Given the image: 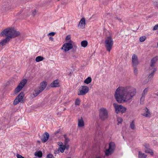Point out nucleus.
Wrapping results in <instances>:
<instances>
[{
	"mask_svg": "<svg viewBox=\"0 0 158 158\" xmlns=\"http://www.w3.org/2000/svg\"><path fill=\"white\" fill-rule=\"evenodd\" d=\"M136 94V89L131 86L118 87L114 94L117 101L119 103L130 102Z\"/></svg>",
	"mask_w": 158,
	"mask_h": 158,
	"instance_id": "1",
	"label": "nucleus"
},
{
	"mask_svg": "<svg viewBox=\"0 0 158 158\" xmlns=\"http://www.w3.org/2000/svg\"><path fill=\"white\" fill-rule=\"evenodd\" d=\"M20 34L19 31H16L14 29L7 28L4 30L0 34L1 36H6L4 40H8L14 38L18 36Z\"/></svg>",
	"mask_w": 158,
	"mask_h": 158,
	"instance_id": "2",
	"label": "nucleus"
},
{
	"mask_svg": "<svg viewBox=\"0 0 158 158\" xmlns=\"http://www.w3.org/2000/svg\"><path fill=\"white\" fill-rule=\"evenodd\" d=\"M113 106L115 109V111L117 113L120 112L122 113H124L127 110L126 108L123 106L118 105L115 103L113 104Z\"/></svg>",
	"mask_w": 158,
	"mask_h": 158,
	"instance_id": "3",
	"label": "nucleus"
},
{
	"mask_svg": "<svg viewBox=\"0 0 158 158\" xmlns=\"http://www.w3.org/2000/svg\"><path fill=\"white\" fill-rule=\"evenodd\" d=\"M99 116L102 120L107 119L108 117L107 110L103 108H101L99 111Z\"/></svg>",
	"mask_w": 158,
	"mask_h": 158,
	"instance_id": "4",
	"label": "nucleus"
},
{
	"mask_svg": "<svg viewBox=\"0 0 158 158\" xmlns=\"http://www.w3.org/2000/svg\"><path fill=\"white\" fill-rule=\"evenodd\" d=\"M115 148V145L114 142H111L109 144V148L106 150L105 154L107 156L111 154L114 152Z\"/></svg>",
	"mask_w": 158,
	"mask_h": 158,
	"instance_id": "5",
	"label": "nucleus"
},
{
	"mask_svg": "<svg viewBox=\"0 0 158 158\" xmlns=\"http://www.w3.org/2000/svg\"><path fill=\"white\" fill-rule=\"evenodd\" d=\"M113 40H105L104 44L106 50L110 52L111 50L113 44Z\"/></svg>",
	"mask_w": 158,
	"mask_h": 158,
	"instance_id": "6",
	"label": "nucleus"
},
{
	"mask_svg": "<svg viewBox=\"0 0 158 158\" xmlns=\"http://www.w3.org/2000/svg\"><path fill=\"white\" fill-rule=\"evenodd\" d=\"M27 82V81L26 79H24L22 80L16 88L15 93H17L19 92L24 86Z\"/></svg>",
	"mask_w": 158,
	"mask_h": 158,
	"instance_id": "7",
	"label": "nucleus"
},
{
	"mask_svg": "<svg viewBox=\"0 0 158 158\" xmlns=\"http://www.w3.org/2000/svg\"><path fill=\"white\" fill-rule=\"evenodd\" d=\"M80 92L78 93V95H83L85 94L89 90V88L86 86H81Z\"/></svg>",
	"mask_w": 158,
	"mask_h": 158,
	"instance_id": "8",
	"label": "nucleus"
},
{
	"mask_svg": "<svg viewBox=\"0 0 158 158\" xmlns=\"http://www.w3.org/2000/svg\"><path fill=\"white\" fill-rule=\"evenodd\" d=\"M73 45L71 42H69L64 44L61 49L63 50L65 52H67L72 48Z\"/></svg>",
	"mask_w": 158,
	"mask_h": 158,
	"instance_id": "9",
	"label": "nucleus"
},
{
	"mask_svg": "<svg viewBox=\"0 0 158 158\" xmlns=\"http://www.w3.org/2000/svg\"><path fill=\"white\" fill-rule=\"evenodd\" d=\"M24 96V94L23 92L20 93L15 100L14 102V104L16 105L19 102H22Z\"/></svg>",
	"mask_w": 158,
	"mask_h": 158,
	"instance_id": "10",
	"label": "nucleus"
},
{
	"mask_svg": "<svg viewBox=\"0 0 158 158\" xmlns=\"http://www.w3.org/2000/svg\"><path fill=\"white\" fill-rule=\"evenodd\" d=\"M141 115L146 118H150L151 115V113L149 110L146 107L142 112Z\"/></svg>",
	"mask_w": 158,
	"mask_h": 158,
	"instance_id": "11",
	"label": "nucleus"
},
{
	"mask_svg": "<svg viewBox=\"0 0 158 158\" xmlns=\"http://www.w3.org/2000/svg\"><path fill=\"white\" fill-rule=\"evenodd\" d=\"M103 35L105 37V40H112V35L111 33L107 30H104Z\"/></svg>",
	"mask_w": 158,
	"mask_h": 158,
	"instance_id": "12",
	"label": "nucleus"
},
{
	"mask_svg": "<svg viewBox=\"0 0 158 158\" xmlns=\"http://www.w3.org/2000/svg\"><path fill=\"white\" fill-rule=\"evenodd\" d=\"M132 61L133 66H137L139 64L137 57L135 54L133 55L132 56Z\"/></svg>",
	"mask_w": 158,
	"mask_h": 158,
	"instance_id": "13",
	"label": "nucleus"
},
{
	"mask_svg": "<svg viewBox=\"0 0 158 158\" xmlns=\"http://www.w3.org/2000/svg\"><path fill=\"white\" fill-rule=\"evenodd\" d=\"M85 25V20L84 18H82L79 23L78 27L79 28H84Z\"/></svg>",
	"mask_w": 158,
	"mask_h": 158,
	"instance_id": "14",
	"label": "nucleus"
},
{
	"mask_svg": "<svg viewBox=\"0 0 158 158\" xmlns=\"http://www.w3.org/2000/svg\"><path fill=\"white\" fill-rule=\"evenodd\" d=\"M49 137V134L47 132H45V134L43 135L41 138L42 142L43 143L46 142L48 140Z\"/></svg>",
	"mask_w": 158,
	"mask_h": 158,
	"instance_id": "15",
	"label": "nucleus"
},
{
	"mask_svg": "<svg viewBox=\"0 0 158 158\" xmlns=\"http://www.w3.org/2000/svg\"><path fill=\"white\" fill-rule=\"evenodd\" d=\"M158 60V56H156L153 58L151 61V66L153 67L156 61Z\"/></svg>",
	"mask_w": 158,
	"mask_h": 158,
	"instance_id": "16",
	"label": "nucleus"
},
{
	"mask_svg": "<svg viewBox=\"0 0 158 158\" xmlns=\"http://www.w3.org/2000/svg\"><path fill=\"white\" fill-rule=\"evenodd\" d=\"M69 145H64L60 147L58 149L61 153H63L65 149H68L69 148Z\"/></svg>",
	"mask_w": 158,
	"mask_h": 158,
	"instance_id": "17",
	"label": "nucleus"
},
{
	"mask_svg": "<svg viewBox=\"0 0 158 158\" xmlns=\"http://www.w3.org/2000/svg\"><path fill=\"white\" fill-rule=\"evenodd\" d=\"M51 86L52 87H56L59 86V82L58 80H54L51 84Z\"/></svg>",
	"mask_w": 158,
	"mask_h": 158,
	"instance_id": "18",
	"label": "nucleus"
},
{
	"mask_svg": "<svg viewBox=\"0 0 158 158\" xmlns=\"http://www.w3.org/2000/svg\"><path fill=\"white\" fill-rule=\"evenodd\" d=\"M41 89L39 88L35 89L34 90L33 94V95L34 96L36 97L39 94H40V93L43 91L42 90H41Z\"/></svg>",
	"mask_w": 158,
	"mask_h": 158,
	"instance_id": "19",
	"label": "nucleus"
},
{
	"mask_svg": "<svg viewBox=\"0 0 158 158\" xmlns=\"http://www.w3.org/2000/svg\"><path fill=\"white\" fill-rule=\"evenodd\" d=\"M84 125V123L82 118L78 120V126L81 127H82Z\"/></svg>",
	"mask_w": 158,
	"mask_h": 158,
	"instance_id": "20",
	"label": "nucleus"
},
{
	"mask_svg": "<svg viewBox=\"0 0 158 158\" xmlns=\"http://www.w3.org/2000/svg\"><path fill=\"white\" fill-rule=\"evenodd\" d=\"M40 85V86L39 87V88L41 89V90L43 91L46 86V82L43 81L41 83Z\"/></svg>",
	"mask_w": 158,
	"mask_h": 158,
	"instance_id": "21",
	"label": "nucleus"
},
{
	"mask_svg": "<svg viewBox=\"0 0 158 158\" xmlns=\"http://www.w3.org/2000/svg\"><path fill=\"white\" fill-rule=\"evenodd\" d=\"M147 155L141 152H139L138 154L139 158H146Z\"/></svg>",
	"mask_w": 158,
	"mask_h": 158,
	"instance_id": "22",
	"label": "nucleus"
},
{
	"mask_svg": "<svg viewBox=\"0 0 158 158\" xmlns=\"http://www.w3.org/2000/svg\"><path fill=\"white\" fill-rule=\"evenodd\" d=\"M144 152L145 153H149L151 155H153L154 153L153 151L150 149L149 148L146 149L145 151Z\"/></svg>",
	"mask_w": 158,
	"mask_h": 158,
	"instance_id": "23",
	"label": "nucleus"
},
{
	"mask_svg": "<svg viewBox=\"0 0 158 158\" xmlns=\"http://www.w3.org/2000/svg\"><path fill=\"white\" fill-rule=\"evenodd\" d=\"M88 44V42L86 40H84L81 41V46L84 48L86 47L87 46Z\"/></svg>",
	"mask_w": 158,
	"mask_h": 158,
	"instance_id": "24",
	"label": "nucleus"
},
{
	"mask_svg": "<svg viewBox=\"0 0 158 158\" xmlns=\"http://www.w3.org/2000/svg\"><path fill=\"white\" fill-rule=\"evenodd\" d=\"M149 88L148 87L145 88L143 90L142 95L145 96L148 91Z\"/></svg>",
	"mask_w": 158,
	"mask_h": 158,
	"instance_id": "25",
	"label": "nucleus"
},
{
	"mask_svg": "<svg viewBox=\"0 0 158 158\" xmlns=\"http://www.w3.org/2000/svg\"><path fill=\"white\" fill-rule=\"evenodd\" d=\"M130 127L132 130H135L136 128L135 126V122L134 121H133L130 124Z\"/></svg>",
	"mask_w": 158,
	"mask_h": 158,
	"instance_id": "26",
	"label": "nucleus"
},
{
	"mask_svg": "<svg viewBox=\"0 0 158 158\" xmlns=\"http://www.w3.org/2000/svg\"><path fill=\"white\" fill-rule=\"evenodd\" d=\"M91 81L92 79L91 77H89L85 80L84 83L87 84H89L91 82Z\"/></svg>",
	"mask_w": 158,
	"mask_h": 158,
	"instance_id": "27",
	"label": "nucleus"
},
{
	"mask_svg": "<svg viewBox=\"0 0 158 158\" xmlns=\"http://www.w3.org/2000/svg\"><path fill=\"white\" fill-rule=\"evenodd\" d=\"M44 59V58L41 56H38L35 59V61L37 62H39L43 60Z\"/></svg>",
	"mask_w": 158,
	"mask_h": 158,
	"instance_id": "28",
	"label": "nucleus"
},
{
	"mask_svg": "<svg viewBox=\"0 0 158 158\" xmlns=\"http://www.w3.org/2000/svg\"><path fill=\"white\" fill-rule=\"evenodd\" d=\"M8 40H2L0 42V47H2L6 44L8 42Z\"/></svg>",
	"mask_w": 158,
	"mask_h": 158,
	"instance_id": "29",
	"label": "nucleus"
},
{
	"mask_svg": "<svg viewBox=\"0 0 158 158\" xmlns=\"http://www.w3.org/2000/svg\"><path fill=\"white\" fill-rule=\"evenodd\" d=\"M156 70V69L154 68L153 69V70L152 71V72L149 75V76L148 77L149 78V79L150 78H152L153 77V76H154V74H155V73Z\"/></svg>",
	"mask_w": 158,
	"mask_h": 158,
	"instance_id": "30",
	"label": "nucleus"
},
{
	"mask_svg": "<svg viewBox=\"0 0 158 158\" xmlns=\"http://www.w3.org/2000/svg\"><path fill=\"white\" fill-rule=\"evenodd\" d=\"M64 137L65 138L64 145H69L68 144V143L69 142V139L68 138L66 137V135H64Z\"/></svg>",
	"mask_w": 158,
	"mask_h": 158,
	"instance_id": "31",
	"label": "nucleus"
},
{
	"mask_svg": "<svg viewBox=\"0 0 158 158\" xmlns=\"http://www.w3.org/2000/svg\"><path fill=\"white\" fill-rule=\"evenodd\" d=\"M145 96L142 95L140 99V103L141 104H143L145 100Z\"/></svg>",
	"mask_w": 158,
	"mask_h": 158,
	"instance_id": "32",
	"label": "nucleus"
},
{
	"mask_svg": "<svg viewBox=\"0 0 158 158\" xmlns=\"http://www.w3.org/2000/svg\"><path fill=\"white\" fill-rule=\"evenodd\" d=\"M35 155L39 157H41L42 156V153L41 151H40L37 152Z\"/></svg>",
	"mask_w": 158,
	"mask_h": 158,
	"instance_id": "33",
	"label": "nucleus"
},
{
	"mask_svg": "<svg viewBox=\"0 0 158 158\" xmlns=\"http://www.w3.org/2000/svg\"><path fill=\"white\" fill-rule=\"evenodd\" d=\"M136 66H133L134 69V72L135 75H137L138 73V71Z\"/></svg>",
	"mask_w": 158,
	"mask_h": 158,
	"instance_id": "34",
	"label": "nucleus"
},
{
	"mask_svg": "<svg viewBox=\"0 0 158 158\" xmlns=\"http://www.w3.org/2000/svg\"><path fill=\"white\" fill-rule=\"evenodd\" d=\"M80 99L77 98L76 100L75 101V105L79 106L80 104Z\"/></svg>",
	"mask_w": 158,
	"mask_h": 158,
	"instance_id": "35",
	"label": "nucleus"
},
{
	"mask_svg": "<svg viewBox=\"0 0 158 158\" xmlns=\"http://www.w3.org/2000/svg\"><path fill=\"white\" fill-rule=\"evenodd\" d=\"M118 123V125L119 124L121 123L123 121L122 119L120 117H118L117 118Z\"/></svg>",
	"mask_w": 158,
	"mask_h": 158,
	"instance_id": "36",
	"label": "nucleus"
},
{
	"mask_svg": "<svg viewBox=\"0 0 158 158\" xmlns=\"http://www.w3.org/2000/svg\"><path fill=\"white\" fill-rule=\"evenodd\" d=\"M47 158H54V157L52 154L49 153L47 155Z\"/></svg>",
	"mask_w": 158,
	"mask_h": 158,
	"instance_id": "37",
	"label": "nucleus"
},
{
	"mask_svg": "<svg viewBox=\"0 0 158 158\" xmlns=\"http://www.w3.org/2000/svg\"><path fill=\"white\" fill-rule=\"evenodd\" d=\"M56 34V32H51L48 34V36H53L55 35Z\"/></svg>",
	"mask_w": 158,
	"mask_h": 158,
	"instance_id": "38",
	"label": "nucleus"
},
{
	"mask_svg": "<svg viewBox=\"0 0 158 158\" xmlns=\"http://www.w3.org/2000/svg\"><path fill=\"white\" fill-rule=\"evenodd\" d=\"M10 5H8L7 6H5L4 8H5V11H8L9 10V9L10 8V7H9Z\"/></svg>",
	"mask_w": 158,
	"mask_h": 158,
	"instance_id": "39",
	"label": "nucleus"
},
{
	"mask_svg": "<svg viewBox=\"0 0 158 158\" xmlns=\"http://www.w3.org/2000/svg\"><path fill=\"white\" fill-rule=\"evenodd\" d=\"M158 30V24L156 25L153 28V30Z\"/></svg>",
	"mask_w": 158,
	"mask_h": 158,
	"instance_id": "40",
	"label": "nucleus"
},
{
	"mask_svg": "<svg viewBox=\"0 0 158 158\" xmlns=\"http://www.w3.org/2000/svg\"><path fill=\"white\" fill-rule=\"evenodd\" d=\"M143 146L146 149L148 148H149V145L148 144H145L144 145H143Z\"/></svg>",
	"mask_w": 158,
	"mask_h": 158,
	"instance_id": "41",
	"label": "nucleus"
},
{
	"mask_svg": "<svg viewBox=\"0 0 158 158\" xmlns=\"http://www.w3.org/2000/svg\"><path fill=\"white\" fill-rule=\"evenodd\" d=\"M70 39H71L70 35H68L66 36L65 40H70Z\"/></svg>",
	"mask_w": 158,
	"mask_h": 158,
	"instance_id": "42",
	"label": "nucleus"
},
{
	"mask_svg": "<svg viewBox=\"0 0 158 158\" xmlns=\"http://www.w3.org/2000/svg\"><path fill=\"white\" fill-rule=\"evenodd\" d=\"M57 144L60 147H61L62 146L64 145H63V143L60 142H58L57 143Z\"/></svg>",
	"mask_w": 158,
	"mask_h": 158,
	"instance_id": "43",
	"label": "nucleus"
},
{
	"mask_svg": "<svg viewBox=\"0 0 158 158\" xmlns=\"http://www.w3.org/2000/svg\"><path fill=\"white\" fill-rule=\"evenodd\" d=\"M146 37L145 36H143L139 38V40H146Z\"/></svg>",
	"mask_w": 158,
	"mask_h": 158,
	"instance_id": "44",
	"label": "nucleus"
},
{
	"mask_svg": "<svg viewBox=\"0 0 158 158\" xmlns=\"http://www.w3.org/2000/svg\"><path fill=\"white\" fill-rule=\"evenodd\" d=\"M17 158H25L24 157L19 154L17 155Z\"/></svg>",
	"mask_w": 158,
	"mask_h": 158,
	"instance_id": "45",
	"label": "nucleus"
},
{
	"mask_svg": "<svg viewBox=\"0 0 158 158\" xmlns=\"http://www.w3.org/2000/svg\"><path fill=\"white\" fill-rule=\"evenodd\" d=\"M59 152H60V151H59V150L58 149L57 150L55 151L54 153L55 154H57L59 153Z\"/></svg>",
	"mask_w": 158,
	"mask_h": 158,
	"instance_id": "46",
	"label": "nucleus"
},
{
	"mask_svg": "<svg viewBox=\"0 0 158 158\" xmlns=\"http://www.w3.org/2000/svg\"><path fill=\"white\" fill-rule=\"evenodd\" d=\"M36 13V12L35 10H34L32 13V15L33 16H34Z\"/></svg>",
	"mask_w": 158,
	"mask_h": 158,
	"instance_id": "47",
	"label": "nucleus"
},
{
	"mask_svg": "<svg viewBox=\"0 0 158 158\" xmlns=\"http://www.w3.org/2000/svg\"><path fill=\"white\" fill-rule=\"evenodd\" d=\"M115 19H116L118 20L120 22H122V20H121V19L120 18H118V17H115Z\"/></svg>",
	"mask_w": 158,
	"mask_h": 158,
	"instance_id": "48",
	"label": "nucleus"
},
{
	"mask_svg": "<svg viewBox=\"0 0 158 158\" xmlns=\"http://www.w3.org/2000/svg\"><path fill=\"white\" fill-rule=\"evenodd\" d=\"M148 81H148V80L147 79L146 80L144 81V83H144V84H145L147 83H148Z\"/></svg>",
	"mask_w": 158,
	"mask_h": 158,
	"instance_id": "49",
	"label": "nucleus"
},
{
	"mask_svg": "<svg viewBox=\"0 0 158 158\" xmlns=\"http://www.w3.org/2000/svg\"><path fill=\"white\" fill-rule=\"evenodd\" d=\"M145 40H139L140 42H143Z\"/></svg>",
	"mask_w": 158,
	"mask_h": 158,
	"instance_id": "50",
	"label": "nucleus"
},
{
	"mask_svg": "<svg viewBox=\"0 0 158 158\" xmlns=\"http://www.w3.org/2000/svg\"><path fill=\"white\" fill-rule=\"evenodd\" d=\"M105 3H104V4L105 5H106L107 4V2H106V3L105 2H106V1H103Z\"/></svg>",
	"mask_w": 158,
	"mask_h": 158,
	"instance_id": "51",
	"label": "nucleus"
},
{
	"mask_svg": "<svg viewBox=\"0 0 158 158\" xmlns=\"http://www.w3.org/2000/svg\"><path fill=\"white\" fill-rule=\"evenodd\" d=\"M52 39H53V38L52 37H49V40H52Z\"/></svg>",
	"mask_w": 158,
	"mask_h": 158,
	"instance_id": "52",
	"label": "nucleus"
},
{
	"mask_svg": "<svg viewBox=\"0 0 158 158\" xmlns=\"http://www.w3.org/2000/svg\"><path fill=\"white\" fill-rule=\"evenodd\" d=\"M156 95L158 96V92L156 94Z\"/></svg>",
	"mask_w": 158,
	"mask_h": 158,
	"instance_id": "53",
	"label": "nucleus"
},
{
	"mask_svg": "<svg viewBox=\"0 0 158 158\" xmlns=\"http://www.w3.org/2000/svg\"><path fill=\"white\" fill-rule=\"evenodd\" d=\"M96 158H100V157H97Z\"/></svg>",
	"mask_w": 158,
	"mask_h": 158,
	"instance_id": "54",
	"label": "nucleus"
},
{
	"mask_svg": "<svg viewBox=\"0 0 158 158\" xmlns=\"http://www.w3.org/2000/svg\"><path fill=\"white\" fill-rule=\"evenodd\" d=\"M67 158H71V157H68Z\"/></svg>",
	"mask_w": 158,
	"mask_h": 158,
	"instance_id": "55",
	"label": "nucleus"
}]
</instances>
